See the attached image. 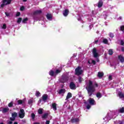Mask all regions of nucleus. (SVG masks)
<instances>
[{
	"instance_id": "obj_49",
	"label": "nucleus",
	"mask_w": 124,
	"mask_h": 124,
	"mask_svg": "<svg viewBox=\"0 0 124 124\" xmlns=\"http://www.w3.org/2000/svg\"><path fill=\"white\" fill-rule=\"evenodd\" d=\"M46 124H50V121H46Z\"/></svg>"
},
{
	"instance_id": "obj_20",
	"label": "nucleus",
	"mask_w": 124,
	"mask_h": 124,
	"mask_svg": "<svg viewBox=\"0 0 124 124\" xmlns=\"http://www.w3.org/2000/svg\"><path fill=\"white\" fill-rule=\"evenodd\" d=\"M65 93V89H61L59 91V93L60 94H64V93Z\"/></svg>"
},
{
	"instance_id": "obj_23",
	"label": "nucleus",
	"mask_w": 124,
	"mask_h": 124,
	"mask_svg": "<svg viewBox=\"0 0 124 124\" xmlns=\"http://www.w3.org/2000/svg\"><path fill=\"white\" fill-rule=\"evenodd\" d=\"M96 97H98V98H101V97H102V95L101 93H98L96 94Z\"/></svg>"
},
{
	"instance_id": "obj_57",
	"label": "nucleus",
	"mask_w": 124,
	"mask_h": 124,
	"mask_svg": "<svg viewBox=\"0 0 124 124\" xmlns=\"http://www.w3.org/2000/svg\"><path fill=\"white\" fill-rule=\"evenodd\" d=\"M49 118H50V119L51 120V119H52V116H50V117H49Z\"/></svg>"
},
{
	"instance_id": "obj_17",
	"label": "nucleus",
	"mask_w": 124,
	"mask_h": 124,
	"mask_svg": "<svg viewBox=\"0 0 124 124\" xmlns=\"http://www.w3.org/2000/svg\"><path fill=\"white\" fill-rule=\"evenodd\" d=\"M71 97H72V94H71L70 93H67L65 100H68V99H69V98H71Z\"/></svg>"
},
{
	"instance_id": "obj_56",
	"label": "nucleus",
	"mask_w": 124,
	"mask_h": 124,
	"mask_svg": "<svg viewBox=\"0 0 124 124\" xmlns=\"http://www.w3.org/2000/svg\"><path fill=\"white\" fill-rule=\"evenodd\" d=\"M119 124H123V122H121Z\"/></svg>"
},
{
	"instance_id": "obj_12",
	"label": "nucleus",
	"mask_w": 124,
	"mask_h": 124,
	"mask_svg": "<svg viewBox=\"0 0 124 124\" xmlns=\"http://www.w3.org/2000/svg\"><path fill=\"white\" fill-rule=\"evenodd\" d=\"M71 122L72 123H73V124H78V123L79 122V120L78 118H72L71 119Z\"/></svg>"
},
{
	"instance_id": "obj_5",
	"label": "nucleus",
	"mask_w": 124,
	"mask_h": 124,
	"mask_svg": "<svg viewBox=\"0 0 124 124\" xmlns=\"http://www.w3.org/2000/svg\"><path fill=\"white\" fill-rule=\"evenodd\" d=\"M75 73L76 75H78L79 76V75H81L82 73H83V70L81 68V67H78L75 70Z\"/></svg>"
},
{
	"instance_id": "obj_21",
	"label": "nucleus",
	"mask_w": 124,
	"mask_h": 124,
	"mask_svg": "<svg viewBox=\"0 0 124 124\" xmlns=\"http://www.w3.org/2000/svg\"><path fill=\"white\" fill-rule=\"evenodd\" d=\"M52 107L54 111H56V110H57V104H56V103H53Z\"/></svg>"
},
{
	"instance_id": "obj_55",
	"label": "nucleus",
	"mask_w": 124,
	"mask_h": 124,
	"mask_svg": "<svg viewBox=\"0 0 124 124\" xmlns=\"http://www.w3.org/2000/svg\"><path fill=\"white\" fill-rule=\"evenodd\" d=\"M14 124H18V123H17V122H14Z\"/></svg>"
},
{
	"instance_id": "obj_10",
	"label": "nucleus",
	"mask_w": 124,
	"mask_h": 124,
	"mask_svg": "<svg viewBox=\"0 0 124 124\" xmlns=\"http://www.w3.org/2000/svg\"><path fill=\"white\" fill-rule=\"evenodd\" d=\"M93 54L94 58H97L98 57V53L96 52V49L95 48H93Z\"/></svg>"
},
{
	"instance_id": "obj_58",
	"label": "nucleus",
	"mask_w": 124,
	"mask_h": 124,
	"mask_svg": "<svg viewBox=\"0 0 124 124\" xmlns=\"http://www.w3.org/2000/svg\"><path fill=\"white\" fill-rule=\"evenodd\" d=\"M23 1H27V0H23Z\"/></svg>"
},
{
	"instance_id": "obj_3",
	"label": "nucleus",
	"mask_w": 124,
	"mask_h": 124,
	"mask_svg": "<svg viewBox=\"0 0 124 124\" xmlns=\"http://www.w3.org/2000/svg\"><path fill=\"white\" fill-rule=\"evenodd\" d=\"M61 70H56L55 71H54L52 70H51L49 72V75L52 77H56L59 73H61Z\"/></svg>"
},
{
	"instance_id": "obj_48",
	"label": "nucleus",
	"mask_w": 124,
	"mask_h": 124,
	"mask_svg": "<svg viewBox=\"0 0 124 124\" xmlns=\"http://www.w3.org/2000/svg\"><path fill=\"white\" fill-rule=\"evenodd\" d=\"M5 15L8 17V16H9V13H7V12H6L5 13Z\"/></svg>"
},
{
	"instance_id": "obj_46",
	"label": "nucleus",
	"mask_w": 124,
	"mask_h": 124,
	"mask_svg": "<svg viewBox=\"0 0 124 124\" xmlns=\"http://www.w3.org/2000/svg\"><path fill=\"white\" fill-rule=\"evenodd\" d=\"M92 62L93 63V64H95V61L92 60Z\"/></svg>"
},
{
	"instance_id": "obj_44",
	"label": "nucleus",
	"mask_w": 124,
	"mask_h": 124,
	"mask_svg": "<svg viewBox=\"0 0 124 124\" xmlns=\"http://www.w3.org/2000/svg\"><path fill=\"white\" fill-rule=\"evenodd\" d=\"M8 124H12L13 122L12 121H8L7 123Z\"/></svg>"
},
{
	"instance_id": "obj_26",
	"label": "nucleus",
	"mask_w": 124,
	"mask_h": 124,
	"mask_svg": "<svg viewBox=\"0 0 124 124\" xmlns=\"http://www.w3.org/2000/svg\"><path fill=\"white\" fill-rule=\"evenodd\" d=\"M40 13H41V10H37L34 12V15H35V14H40Z\"/></svg>"
},
{
	"instance_id": "obj_30",
	"label": "nucleus",
	"mask_w": 124,
	"mask_h": 124,
	"mask_svg": "<svg viewBox=\"0 0 124 124\" xmlns=\"http://www.w3.org/2000/svg\"><path fill=\"white\" fill-rule=\"evenodd\" d=\"M31 118L32 120H34V119H35V114H34V113H31Z\"/></svg>"
},
{
	"instance_id": "obj_19",
	"label": "nucleus",
	"mask_w": 124,
	"mask_h": 124,
	"mask_svg": "<svg viewBox=\"0 0 124 124\" xmlns=\"http://www.w3.org/2000/svg\"><path fill=\"white\" fill-rule=\"evenodd\" d=\"M102 5H103V2H102V0H100L98 3V7L100 8V7H102Z\"/></svg>"
},
{
	"instance_id": "obj_16",
	"label": "nucleus",
	"mask_w": 124,
	"mask_h": 124,
	"mask_svg": "<svg viewBox=\"0 0 124 124\" xmlns=\"http://www.w3.org/2000/svg\"><path fill=\"white\" fill-rule=\"evenodd\" d=\"M46 18L49 21H51L52 18V15L51 14H47Z\"/></svg>"
},
{
	"instance_id": "obj_18",
	"label": "nucleus",
	"mask_w": 124,
	"mask_h": 124,
	"mask_svg": "<svg viewBox=\"0 0 124 124\" xmlns=\"http://www.w3.org/2000/svg\"><path fill=\"white\" fill-rule=\"evenodd\" d=\"M103 75H104V74L102 72H99L98 73L97 76L99 77V78H102L103 77Z\"/></svg>"
},
{
	"instance_id": "obj_2",
	"label": "nucleus",
	"mask_w": 124,
	"mask_h": 124,
	"mask_svg": "<svg viewBox=\"0 0 124 124\" xmlns=\"http://www.w3.org/2000/svg\"><path fill=\"white\" fill-rule=\"evenodd\" d=\"M119 113H124V108H120L119 110L116 111L115 112H112V115H113V116L111 117H110L109 116V114H108L107 116L104 118V120L105 121V122H109L111 120V119H115L119 115Z\"/></svg>"
},
{
	"instance_id": "obj_45",
	"label": "nucleus",
	"mask_w": 124,
	"mask_h": 124,
	"mask_svg": "<svg viewBox=\"0 0 124 124\" xmlns=\"http://www.w3.org/2000/svg\"><path fill=\"white\" fill-rule=\"evenodd\" d=\"M20 12H17L16 14V16H20Z\"/></svg>"
},
{
	"instance_id": "obj_53",
	"label": "nucleus",
	"mask_w": 124,
	"mask_h": 124,
	"mask_svg": "<svg viewBox=\"0 0 124 124\" xmlns=\"http://www.w3.org/2000/svg\"><path fill=\"white\" fill-rule=\"evenodd\" d=\"M118 20H122V17H119L118 18Z\"/></svg>"
},
{
	"instance_id": "obj_40",
	"label": "nucleus",
	"mask_w": 124,
	"mask_h": 124,
	"mask_svg": "<svg viewBox=\"0 0 124 124\" xmlns=\"http://www.w3.org/2000/svg\"><path fill=\"white\" fill-rule=\"evenodd\" d=\"M12 105H13V104L12 103V102H11V103H10L8 104L9 107H12Z\"/></svg>"
},
{
	"instance_id": "obj_61",
	"label": "nucleus",
	"mask_w": 124,
	"mask_h": 124,
	"mask_svg": "<svg viewBox=\"0 0 124 124\" xmlns=\"http://www.w3.org/2000/svg\"><path fill=\"white\" fill-rule=\"evenodd\" d=\"M0 124H3L2 123H0Z\"/></svg>"
},
{
	"instance_id": "obj_27",
	"label": "nucleus",
	"mask_w": 124,
	"mask_h": 124,
	"mask_svg": "<svg viewBox=\"0 0 124 124\" xmlns=\"http://www.w3.org/2000/svg\"><path fill=\"white\" fill-rule=\"evenodd\" d=\"M43 109L42 108H40L38 110V114H39L40 115H41V114H42Z\"/></svg>"
},
{
	"instance_id": "obj_60",
	"label": "nucleus",
	"mask_w": 124,
	"mask_h": 124,
	"mask_svg": "<svg viewBox=\"0 0 124 124\" xmlns=\"http://www.w3.org/2000/svg\"><path fill=\"white\" fill-rule=\"evenodd\" d=\"M88 63H89V64H91V63L90 62V61H88Z\"/></svg>"
},
{
	"instance_id": "obj_7",
	"label": "nucleus",
	"mask_w": 124,
	"mask_h": 124,
	"mask_svg": "<svg viewBox=\"0 0 124 124\" xmlns=\"http://www.w3.org/2000/svg\"><path fill=\"white\" fill-rule=\"evenodd\" d=\"M18 116V113L16 112H13L12 113V117L10 118L11 121H15V118Z\"/></svg>"
},
{
	"instance_id": "obj_28",
	"label": "nucleus",
	"mask_w": 124,
	"mask_h": 124,
	"mask_svg": "<svg viewBox=\"0 0 124 124\" xmlns=\"http://www.w3.org/2000/svg\"><path fill=\"white\" fill-rule=\"evenodd\" d=\"M103 43H105V44H108V40L107 39H104L103 40Z\"/></svg>"
},
{
	"instance_id": "obj_39",
	"label": "nucleus",
	"mask_w": 124,
	"mask_h": 124,
	"mask_svg": "<svg viewBox=\"0 0 124 124\" xmlns=\"http://www.w3.org/2000/svg\"><path fill=\"white\" fill-rule=\"evenodd\" d=\"M22 103H23V101L21 100H19L18 101V104H22Z\"/></svg>"
},
{
	"instance_id": "obj_50",
	"label": "nucleus",
	"mask_w": 124,
	"mask_h": 124,
	"mask_svg": "<svg viewBox=\"0 0 124 124\" xmlns=\"http://www.w3.org/2000/svg\"><path fill=\"white\" fill-rule=\"evenodd\" d=\"M122 52H124V47H122L121 48Z\"/></svg>"
},
{
	"instance_id": "obj_8",
	"label": "nucleus",
	"mask_w": 124,
	"mask_h": 124,
	"mask_svg": "<svg viewBox=\"0 0 124 124\" xmlns=\"http://www.w3.org/2000/svg\"><path fill=\"white\" fill-rule=\"evenodd\" d=\"M88 102L90 105H95L96 104L95 101L94 100V99L92 98H90L88 99Z\"/></svg>"
},
{
	"instance_id": "obj_54",
	"label": "nucleus",
	"mask_w": 124,
	"mask_h": 124,
	"mask_svg": "<svg viewBox=\"0 0 124 124\" xmlns=\"http://www.w3.org/2000/svg\"><path fill=\"white\" fill-rule=\"evenodd\" d=\"M89 28H90V29H92V28H93V25H90V26H89Z\"/></svg>"
},
{
	"instance_id": "obj_24",
	"label": "nucleus",
	"mask_w": 124,
	"mask_h": 124,
	"mask_svg": "<svg viewBox=\"0 0 124 124\" xmlns=\"http://www.w3.org/2000/svg\"><path fill=\"white\" fill-rule=\"evenodd\" d=\"M9 108H4L2 110V112L6 113V112H8V111H9Z\"/></svg>"
},
{
	"instance_id": "obj_15",
	"label": "nucleus",
	"mask_w": 124,
	"mask_h": 124,
	"mask_svg": "<svg viewBox=\"0 0 124 124\" xmlns=\"http://www.w3.org/2000/svg\"><path fill=\"white\" fill-rule=\"evenodd\" d=\"M48 98V95L47 94H45L42 96V100L45 102L47 99Z\"/></svg>"
},
{
	"instance_id": "obj_52",
	"label": "nucleus",
	"mask_w": 124,
	"mask_h": 124,
	"mask_svg": "<svg viewBox=\"0 0 124 124\" xmlns=\"http://www.w3.org/2000/svg\"><path fill=\"white\" fill-rule=\"evenodd\" d=\"M41 101H42V100L40 99L39 101V103H41Z\"/></svg>"
},
{
	"instance_id": "obj_25",
	"label": "nucleus",
	"mask_w": 124,
	"mask_h": 124,
	"mask_svg": "<svg viewBox=\"0 0 124 124\" xmlns=\"http://www.w3.org/2000/svg\"><path fill=\"white\" fill-rule=\"evenodd\" d=\"M119 60L121 62H124V58L122 56H119Z\"/></svg>"
},
{
	"instance_id": "obj_51",
	"label": "nucleus",
	"mask_w": 124,
	"mask_h": 124,
	"mask_svg": "<svg viewBox=\"0 0 124 124\" xmlns=\"http://www.w3.org/2000/svg\"><path fill=\"white\" fill-rule=\"evenodd\" d=\"M97 42H98V40H96V41H95V43L96 44H97Z\"/></svg>"
},
{
	"instance_id": "obj_43",
	"label": "nucleus",
	"mask_w": 124,
	"mask_h": 124,
	"mask_svg": "<svg viewBox=\"0 0 124 124\" xmlns=\"http://www.w3.org/2000/svg\"><path fill=\"white\" fill-rule=\"evenodd\" d=\"M86 108H87V109H88V110H89V109H90V108H91V106H90L89 105H88L86 106Z\"/></svg>"
},
{
	"instance_id": "obj_13",
	"label": "nucleus",
	"mask_w": 124,
	"mask_h": 124,
	"mask_svg": "<svg viewBox=\"0 0 124 124\" xmlns=\"http://www.w3.org/2000/svg\"><path fill=\"white\" fill-rule=\"evenodd\" d=\"M69 13V10L67 9H65L63 11V15L64 16V17H66L67 15H68V14Z\"/></svg>"
},
{
	"instance_id": "obj_36",
	"label": "nucleus",
	"mask_w": 124,
	"mask_h": 124,
	"mask_svg": "<svg viewBox=\"0 0 124 124\" xmlns=\"http://www.w3.org/2000/svg\"><path fill=\"white\" fill-rule=\"evenodd\" d=\"M109 36H110L111 38H113V37H114V34L112 33H109Z\"/></svg>"
},
{
	"instance_id": "obj_59",
	"label": "nucleus",
	"mask_w": 124,
	"mask_h": 124,
	"mask_svg": "<svg viewBox=\"0 0 124 124\" xmlns=\"http://www.w3.org/2000/svg\"><path fill=\"white\" fill-rule=\"evenodd\" d=\"M105 19H106V17H107V16L105 15Z\"/></svg>"
},
{
	"instance_id": "obj_37",
	"label": "nucleus",
	"mask_w": 124,
	"mask_h": 124,
	"mask_svg": "<svg viewBox=\"0 0 124 124\" xmlns=\"http://www.w3.org/2000/svg\"><path fill=\"white\" fill-rule=\"evenodd\" d=\"M25 10V7L24 6H21L20 8V10H21V11H23V10Z\"/></svg>"
},
{
	"instance_id": "obj_22",
	"label": "nucleus",
	"mask_w": 124,
	"mask_h": 124,
	"mask_svg": "<svg viewBox=\"0 0 124 124\" xmlns=\"http://www.w3.org/2000/svg\"><path fill=\"white\" fill-rule=\"evenodd\" d=\"M48 113H45L42 116V119H47V117H48Z\"/></svg>"
},
{
	"instance_id": "obj_29",
	"label": "nucleus",
	"mask_w": 124,
	"mask_h": 124,
	"mask_svg": "<svg viewBox=\"0 0 124 124\" xmlns=\"http://www.w3.org/2000/svg\"><path fill=\"white\" fill-rule=\"evenodd\" d=\"M33 99H30L28 101V103L29 104H31V103H33Z\"/></svg>"
},
{
	"instance_id": "obj_32",
	"label": "nucleus",
	"mask_w": 124,
	"mask_h": 124,
	"mask_svg": "<svg viewBox=\"0 0 124 124\" xmlns=\"http://www.w3.org/2000/svg\"><path fill=\"white\" fill-rule=\"evenodd\" d=\"M28 21V18H25L22 20V23H24V24H26L27 22Z\"/></svg>"
},
{
	"instance_id": "obj_38",
	"label": "nucleus",
	"mask_w": 124,
	"mask_h": 124,
	"mask_svg": "<svg viewBox=\"0 0 124 124\" xmlns=\"http://www.w3.org/2000/svg\"><path fill=\"white\" fill-rule=\"evenodd\" d=\"M2 29H6V24H4L2 27Z\"/></svg>"
},
{
	"instance_id": "obj_4",
	"label": "nucleus",
	"mask_w": 124,
	"mask_h": 124,
	"mask_svg": "<svg viewBox=\"0 0 124 124\" xmlns=\"http://www.w3.org/2000/svg\"><path fill=\"white\" fill-rule=\"evenodd\" d=\"M11 3V0H3L2 3L0 5V7L3 8L5 5L10 4Z\"/></svg>"
},
{
	"instance_id": "obj_6",
	"label": "nucleus",
	"mask_w": 124,
	"mask_h": 124,
	"mask_svg": "<svg viewBox=\"0 0 124 124\" xmlns=\"http://www.w3.org/2000/svg\"><path fill=\"white\" fill-rule=\"evenodd\" d=\"M18 116L20 119H23L25 117V111L23 109H21L18 113Z\"/></svg>"
},
{
	"instance_id": "obj_33",
	"label": "nucleus",
	"mask_w": 124,
	"mask_h": 124,
	"mask_svg": "<svg viewBox=\"0 0 124 124\" xmlns=\"http://www.w3.org/2000/svg\"><path fill=\"white\" fill-rule=\"evenodd\" d=\"M83 81H84V79H83V78H81L80 77H79L78 78V82L79 83H81L82 82H83Z\"/></svg>"
},
{
	"instance_id": "obj_1",
	"label": "nucleus",
	"mask_w": 124,
	"mask_h": 124,
	"mask_svg": "<svg viewBox=\"0 0 124 124\" xmlns=\"http://www.w3.org/2000/svg\"><path fill=\"white\" fill-rule=\"evenodd\" d=\"M97 87H98V84L97 83L93 84L92 81H89L87 87H86L89 96H91L92 94H93V93L95 92V88H97Z\"/></svg>"
},
{
	"instance_id": "obj_34",
	"label": "nucleus",
	"mask_w": 124,
	"mask_h": 124,
	"mask_svg": "<svg viewBox=\"0 0 124 124\" xmlns=\"http://www.w3.org/2000/svg\"><path fill=\"white\" fill-rule=\"evenodd\" d=\"M21 22H22V18L19 17L17 19V23H18V24H20Z\"/></svg>"
},
{
	"instance_id": "obj_42",
	"label": "nucleus",
	"mask_w": 124,
	"mask_h": 124,
	"mask_svg": "<svg viewBox=\"0 0 124 124\" xmlns=\"http://www.w3.org/2000/svg\"><path fill=\"white\" fill-rule=\"evenodd\" d=\"M47 92H52V88H47Z\"/></svg>"
},
{
	"instance_id": "obj_14",
	"label": "nucleus",
	"mask_w": 124,
	"mask_h": 124,
	"mask_svg": "<svg viewBox=\"0 0 124 124\" xmlns=\"http://www.w3.org/2000/svg\"><path fill=\"white\" fill-rule=\"evenodd\" d=\"M117 94L118 96H119L120 98H124V93L119 92L117 93Z\"/></svg>"
},
{
	"instance_id": "obj_35",
	"label": "nucleus",
	"mask_w": 124,
	"mask_h": 124,
	"mask_svg": "<svg viewBox=\"0 0 124 124\" xmlns=\"http://www.w3.org/2000/svg\"><path fill=\"white\" fill-rule=\"evenodd\" d=\"M36 96H40V93L38 91H36V93H35Z\"/></svg>"
},
{
	"instance_id": "obj_11",
	"label": "nucleus",
	"mask_w": 124,
	"mask_h": 124,
	"mask_svg": "<svg viewBox=\"0 0 124 124\" xmlns=\"http://www.w3.org/2000/svg\"><path fill=\"white\" fill-rule=\"evenodd\" d=\"M70 88L71 89V90H76V85H75V84L73 82H71L70 83Z\"/></svg>"
},
{
	"instance_id": "obj_9",
	"label": "nucleus",
	"mask_w": 124,
	"mask_h": 124,
	"mask_svg": "<svg viewBox=\"0 0 124 124\" xmlns=\"http://www.w3.org/2000/svg\"><path fill=\"white\" fill-rule=\"evenodd\" d=\"M68 79H69V75H68V74L66 73L63 78V80H64L62 81V82L65 83V82H66V81H68Z\"/></svg>"
},
{
	"instance_id": "obj_31",
	"label": "nucleus",
	"mask_w": 124,
	"mask_h": 124,
	"mask_svg": "<svg viewBox=\"0 0 124 124\" xmlns=\"http://www.w3.org/2000/svg\"><path fill=\"white\" fill-rule=\"evenodd\" d=\"M109 55H113V49H110L108 50Z\"/></svg>"
},
{
	"instance_id": "obj_62",
	"label": "nucleus",
	"mask_w": 124,
	"mask_h": 124,
	"mask_svg": "<svg viewBox=\"0 0 124 124\" xmlns=\"http://www.w3.org/2000/svg\"><path fill=\"white\" fill-rule=\"evenodd\" d=\"M97 33H98V31H97Z\"/></svg>"
},
{
	"instance_id": "obj_47",
	"label": "nucleus",
	"mask_w": 124,
	"mask_h": 124,
	"mask_svg": "<svg viewBox=\"0 0 124 124\" xmlns=\"http://www.w3.org/2000/svg\"><path fill=\"white\" fill-rule=\"evenodd\" d=\"M108 79L109 80H112V76H109Z\"/></svg>"
},
{
	"instance_id": "obj_41",
	"label": "nucleus",
	"mask_w": 124,
	"mask_h": 124,
	"mask_svg": "<svg viewBox=\"0 0 124 124\" xmlns=\"http://www.w3.org/2000/svg\"><path fill=\"white\" fill-rule=\"evenodd\" d=\"M120 44H121V45L124 46V41L121 40V42H120Z\"/></svg>"
}]
</instances>
